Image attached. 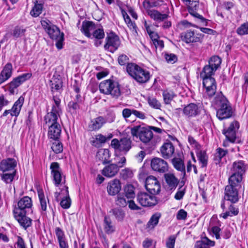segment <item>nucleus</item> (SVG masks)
<instances>
[{
    "label": "nucleus",
    "mask_w": 248,
    "mask_h": 248,
    "mask_svg": "<svg viewBox=\"0 0 248 248\" xmlns=\"http://www.w3.org/2000/svg\"><path fill=\"white\" fill-rule=\"evenodd\" d=\"M215 105L217 108L216 116L220 120H223L232 117L233 111L227 99L222 94L218 95L215 99Z\"/></svg>",
    "instance_id": "nucleus-1"
},
{
    "label": "nucleus",
    "mask_w": 248,
    "mask_h": 248,
    "mask_svg": "<svg viewBox=\"0 0 248 248\" xmlns=\"http://www.w3.org/2000/svg\"><path fill=\"white\" fill-rule=\"evenodd\" d=\"M53 101L54 103L52 105L51 111L48 112L45 117V121L47 126L59 124L58 121L62 114L61 100L53 96Z\"/></svg>",
    "instance_id": "nucleus-2"
},
{
    "label": "nucleus",
    "mask_w": 248,
    "mask_h": 248,
    "mask_svg": "<svg viewBox=\"0 0 248 248\" xmlns=\"http://www.w3.org/2000/svg\"><path fill=\"white\" fill-rule=\"evenodd\" d=\"M99 88L101 93L110 95L113 98H118L121 94L119 83L111 79L102 81Z\"/></svg>",
    "instance_id": "nucleus-3"
},
{
    "label": "nucleus",
    "mask_w": 248,
    "mask_h": 248,
    "mask_svg": "<svg viewBox=\"0 0 248 248\" xmlns=\"http://www.w3.org/2000/svg\"><path fill=\"white\" fill-rule=\"evenodd\" d=\"M131 134L145 144L149 143L153 138V132L149 126H135L131 128Z\"/></svg>",
    "instance_id": "nucleus-4"
},
{
    "label": "nucleus",
    "mask_w": 248,
    "mask_h": 248,
    "mask_svg": "<svg viewBox=\"0 0 248 248\" xmlns=\"http://www.w3.org/2000/svg\"><path fill=\"white\" fill-rule=\"evenodd\" d=\"M241 183L229 179V185L225 188L224 199L235 203L239 201L238 189L241 187Z\"/></svg>",
    "instance_id": "nucleus-5"
},
{
    "label": "nucleus",
    "mask_w": 248,
    "mask_h": 248,
    "mask_svg": "<svg viewBox=\"0 0 248 248\" xmlns=\"http://www.w3.org/2000/svg\"><path fill=\"white\" fill-rule=\"evenodd\" d=\"M246 170V165L244 161L239 160L233 163L231 171L232 174L229 177L230 179L235 181L237 182H241L242 181L243 175Z\"/></svg>",
    "instance_id": "nucleus-6"
},
{
    "label": "nucleus",
    "mask_w": 248,
    "mask_h": 248,
    "mask_svg": "<svg viewBox=\"0 0 248 248\" xmlns=\"http://www.w3.org/2000/svg\"><path fill=\"white\" fill-rule=\"evenodd\" d=\"M50 38L56 41V46L60 50L63 47V42L64 41V34L61 32L60 29L55 25L51 26V28L48 29L46 32Z\"/></svg>",
    "instance_id": "nucleus-7"
},
{
    "label": "nucleus",
    "mask_w": 248,
    "mask_h": 248,
    "mask_svg": "<svg viewBox=\"0 0 248 248\" xmlns=\"http://www.w3.org/2000/svg\"><path fill=\"white\" fill-rule=\"evenodd\" d=\"M132 141L130 139L124 138L120 140L114 139L111 140V146L114 149L126 153L131 148Z\"/></svg>",
    "instance_id": "nucleus-8"
},
{
    "label": "nucleus",
    "mask_w": 248,
    "mask_h": 248,
    "mask_svg": "<svg viewBox=\"0 0 248 248\" xmlns=\"http://www.w3.org/2000/svg\"><path fill=\"white\" fill-rule=\"evenodd\" d=\"M187 5L189 14L193 16L197 21L202 23L205 22L206 19L201 15L197 13L199 2V0H182Z\"/></svg>",
    "instance_id": "nucleus-9"
},
{
    "label": "nucleus",
    "mask_w": 248,
    "mask_h": 248,
    "mask_svg": "<svg viewBox=\"0 0 248 248\" xmlns=\"http://www.w3.org/2000/svg\"><path fill=\"white\" fill-rule=\"evenodd\" d=\"M106 40V43L104 48L105 50L111 53L115 51L120 46L121 42L119 37L113 33H109Z\"/></svg>",
    "instance_id": "nucleus-10"
},
{
    "label": "nucleus",
    "mask_w": 248,
    "mask_h": 248,
    "mask_svg": "<svg viewBox=\"0 0 248 248\" xmlns=\"http://www.w3.org/2000/svg\"><path fill=\"white\" fill-rule=\"evenodd\" d=\"M32 205L31 198L28 196L24 197L18 202L17 206L15 207L13 213L18 215L19 214L27 213Z\"/></svg>",
    "instance_id": "nucleus-11"
},
{
    "label": "nucleus",
    "mask_w": 248,
    "mask_h": 248,
    "mask_svg": "<svg viewBox=\"0 0 248 248\" xmlns=\"http://www.w3.org/2000/svg\"><path fill=\"white\" fill-rule=\"evenodd\" d=\"M139 203L144 207H151L157 204V200L155 196L146 192H140L137 197Z\"/></svg>",
    "instance_id": "nucleus-12"
},
{
    "label": "nucleus",
    "mask_w": 248,
    "mask_h": 248,
    "mask_svg": "<svg viewBox=\"0 0 248 248\" xmlns=\"http://www.w3.org/2000/svg\"><path fill=\"white\" fill-rule=\"evenodd\" d=\"M239 128V124L237 121H233L228 128L224 129L222 133L225 136L228 141L234 143L236 140V131Z\"/></svg>",
    "instance_id": "nucleus-13"
},
{
    "label": "nucleus",
    "mask_w": 248,
    "mask_h": 248,
    "mask_svg": "<svg viewBox=\"0 0 248 248\" xmlns=\"http://www.w3.org/2000/svg\"><path fill=\"white\" fill-rule=\"evenodd\" d=\"M50 169L54 184L55 186H59L63 180L62 169L59 164L56 162L51 163Z\"/></svg>",
    "instance_id": "nucleus-14"
},
{
    "label": "nucleus",
    "mask_w": 248,
    "mask_h": 248,
    "mask_svg": "<svg viewBox=\"0 0 248 248\" xmlns=\"http://www.w3.org/2000/svg\"><path fill=\"white\" fill-rule=\"evenodd\" d=\"M145 187L152 194H158L160 191V185L157 179L153 176H148L145 181Z\"/></svg>",
    "instance_id": "nucleus-15"
},
{
    "label": "nucleus",
    "mask_w": 248,
    "mask_h": 248,
    "mask_svg": "<svg viewBox=\"0 0 248 248\" xmlns=\"http://www.w3.org/2000/svg\"><path fill=\"white\" fill-rule=\"evenodd\" d=\"M24 102V97L20 96L15 102L11 109L5 110L4 111L2 116L5 117L10 113L11 116H15L16 117H17L20 114Z\"/></svg>",
    "instance_id": "nucleus-16"
},
{
    "label": "nucleus",
    "mask_w": 248,
    "mask_h": 248,
    "mask_svg": "<svg viewBox=\"0 0 248 248\" xmlns=\"http://www.w3.org/2000/svg\"><path fill=\"white\" fill-rule=\"evenodd\" d=\"M151 166L154 170L159 173H165L168 170L167 162L160 158L155 157L152 159Z\"/></svg>",
    "instance_id": "nucleus-17"
},
{
    "label": "nucleus",
    "mask_w": 248,
    "mask_h": 248,
    "mask_svg": "<svg viewBox=\"0 0 248 248\" xmlns=\"http://www.w3.org/2000/svg\"><path fill=\"white\" fill-rule=\"evenodd\" d=\"M202 109L200 104L190 103L184 107L183 113L188 117H192L200 114Z\"/></svg>",
    "instance_id": "nucleus-18"
},
{
    "label": "nucleus",
    "mask_w": 248,
    "mask_h": 248,
    "mask_svg": "<svg viewBox=\"0 0 248 248\" xmlns=\"http://www.w3.org/2000/svg\"><path fill=\"white\" fill-rule=\"evenodd\" d=\"M32 76V74L28 73L23 74L13 79L9 83V90L10 92L13 93L15 89L19 87L25 81L30 79Z\"/></svg>",
    "instance_id": "nucleus-19"
},
{
    "label": "nucleus",
    "mask_w": 248,
    "mask_h": 248,
    "mask_svg": "<svg viewBox=\"0 0 248 248\" xmlns=\"http://www.w3.org/2000/svg\"><path fill=\"white\" fill-rule=\"evenodd\" d=\"M203 85L209 96H213L216 93L217 86L215 79L213 78H203Z\"/></svg>",
    "instance_id": "nucleus-20"
},
{
    "label": "nucleus",
    "mask_w": 248,
    "mask_h": 248,
    "mask_svg": "<svg viewBox=\"0 0 248 248\" xmlns=\"http://www.w3.org/2000/svg\"><path fill=\"white\" fill-rule=\"evenodd\" d=\"M107 122L105 117L98 116L92 119L89 124L88 128L90 131H97L100 129Z\"/></svg>",
    "instance_id": "nucleus-21"
},
{
    "label": "nucleus",
    "mask_w": 248,
    "mask_h": 248,
    "mask_svg": "<svg viewBox=\"0 0 248 248\" xmlns=\"http://www.w3.org/2000/svg\"><path fill=\"white\" fill-rule=\"evenodd\" d=\"M16 166V161L14 158H8L3 159L0 162V170L5 172L7 171H14Z\"/></svg>",
    "instance_id": "nucleus-22"
},
{
    "label": "nucleus",
    "mask_w": 248,
    "mask_h": 248,
    "mask_svg": "<svg viewBox=\"0 0 248 248\" xmlns=\"http://www.w3.org/2000/svg\"><path fill=\"white\" fill-rule=\"evenodd\" d=\"M121 189V183L117 179H114L108 182L107 191L109 195L114 196L118 194Z\"/></svg>",
    "instance_id": "nucleus-23"
},
{
    "label": "nucleus",
    "mask_w": 248,
    "mask_h": 248,
    "mask_svg": "<svg viewBox=\"0 0 248 248\" xmlns=\"http://www.w3.org/2000/svg\"><path fill=\"white\" fill-rule=\"evenodd\" d=\"M119 170L118 166L114 163L109 164L106 166L102 170V174L108 178L115 176Z\"/></svg>",
    "instance_id": "nucleus-24"
},
{
    "label": "nucleus",
    "mask_w": 248,
    "mask_h": 248,
    "mask_svg": "<svg viewBox=\"0 0 248 248\" xmlns=\"http://www.w3.org/2000/svg\"><path fill=\"white\" fill-rule=\"evenodd\" d=\"M160 153L162 156L165 159H168L172 156L174 152V147L170 142H166L161 147Z\"/></svg>",
    "instance_id": "nucleus-25"
},
{
    "label": "nucleus",
    "mask_w": 248,
    "mask_h": 248,
    "mask_svg": "<svg viewBox=\"0 0 248 248\" xmlns=\"http://www.w3.org/2000/svg\"><path fill=\"white\" fill-rule=\"evenodd\" d=\"M47 136L48 138L57 140L60 137L62 129L60 124L48 125Z\"/></svg>",
    "instance_id": "nucleus-26"
},
{
    "label": "nucleus",
    "mask_w": 248,
    "mask_h": 248,
    "mask_svg": "<svg viewBox=\"0 0 248 248\" xmlns=\"http://www.w3.org/2000/svg\"><path fill=\"white\" fill-rule=\"evenodd\" d=\"M59 246L60 248H69L68 242L66 240L64 232L60 227H56L55 230Z\"/></svg>",
    "instance_id": "nucleus-27"
},
{
    "label": "nucleus",
    "mask_w": 248,
    "mask_h": 248,
    "mask_svg": "<svg viewBox=\"0 0 248 248\" xmlns=\"http://www.w3.org/2000/svg\"><path fill=\"white\" fill-rule=\"evenodd\" d=\"M164 178L167 184L168 188L170 190H174L178 186L179 180L172 173L165 174Z\"/></svg>",
    "instance_id": "nucleus-28"
},
{
    "label": "nucleus",
    "mask_w": 248,
    "mask_h": 248,
    "mask_svg": "<svg viewBox=\"0 0 248 248\" xmlns=\"http://www.w3.org/2000/svg\"><path fill=\"white\" fill-rule=\"evenodd\" d=\"M26 213L14 214L16 219L18 222L21 226L26 229L31 224V219L26 216Z\"/></svg>",
    "instance_id": "nucleus-29"
},
{
    "label": "nucleus",
    "mask_w": 248,
    "mask_h": 248,
    "mask_svg": "<svg viewBox=\"0 0 248 248\" xmlns=\"http://www.w3.org/2000/svg\"><path fill=\"white\" fill-rule=\"evenodd\" d=\"M110 154L108 149H100L97 152L96 157L102 162L103 164L110 162Z\"/></svg>",
    "instance_id": "nucleus-30"
},
{
    "label": "nucleus",
    "mask_w": 248,
    "mask_h": 248,
    "mask_svg": "<svg viewBox=\"0 0 248 248\" xmlns=\"http://www.w3.org/2000/svg\"><path fill=\"white\" fill-rule=\"evenodd\" d=\"M182 40L186 43L198 42L200 41L198 34H195L193 31H188L182 36Z\"/></svg>",
    "instance_id": "nucleus-31"
},
{
    "label": "nucleus",
    "mask_w": 248,
    "mask_h": 248,
    "mask_svg": "<svg viewBox=\"0 0 248 248\" xmlns=\"http://www.w3.org/2000/svg\"><path fill=\"white\" fill-rule=\"evenodd\" d=\"M26 31V27L24 26L17 25L12 30L11 35L16 40L17 38L25 37Z\"/></svg>",
    "instance_id": "nucleus-32"
},
{
    "label": "nucleus",
    "mask_w": 248,
    "mask_h": 248,
    "mask_svg": "<svg viewBox=\"0 0 248 248\" xmlns=\"http://www.w3.org/2000/svg\"><path fill=\"white\" fill-rule=\"evenodd\" d=\"M12 64L8 62L4 66L0 74L3 83L8 80L12 76Z\"/></svg>",
    "instance_id": "nucleus-33"
},
{
    "label": "nucleus",
    "mask_w": 248,
    "mask_h": 248,
    "mask_svg": "<svg viewBox=\"0 0 248 248\" xmlns=\"http://www.w3.org/2000/svg\"><path fill=\"white\" fill-rule=\"evenodd\" d=\"M150 78V74L149 71L140 68L135 79L138 82L143 83L147 82Z\"/></svg>",
    "instance_id": "nucleus-34"
},
{
    "label": "nucleus",
    "mask_w": 248,
    "mask_h": 248,
    "mask_svg": "<svg viewBox=\"0 0 248 248\" xmlns=\"http://www.w3.org/2000/svg\"><path fill=\"white\" fill-rule=\"evenodd\" d=\"M94 29V24L91 21H84L82 22L81 31L88 38L92 37V33L90 32Z\"/></svg>",
    "instance_id": "nucleus-35"
},
{
    "label": "nucleus",
    "mask_w": 248,
    "mask_h": 248,
    "mask_svg": "<svg viewBox=\"0 0 248 248\" xmlns=\"http://www.w3.org/2000/svg\"><path fill=\"white\" fill-rule=\"evenodd\" d=\"M148 15L153 19L156 21H161L167 18L168 15L166 14H161L155 10H147Z\"/></svg>",
    "instance_id": "nucleus-36"
},
{
    "label": "nucleus",
    "mask_w": 248,
    "mask_h": 248,
    "mask_svg": "<svg viewBox=\"0 0 248 248\" xmlns=\"http://www.w3.org/2000/svg\"><path fill=\"white\" fill-rule=\"evenodd\" d=\"M215 244L214 241H211L207 237L203 238L201 241L196 242L195 248H209V247H213Z\"/></svg>",
    "instance_id": "nucleus-37"
},
{
    "label": "nucleus",
    "mask_w": 248,
    "mask_h": 248,
    "mask_svg": "<svg viewBox=\"0 0 248 248\" xmlns=\"http://www.w3.org/2000/svg\"><path fill=\"white\" fill-rule=\"evenodd\" d=\"M141 67L137 64L134 63H128L126 66V71L128 74L132 77L134 79L139 73Z\"/></svg>",
    "instance_id": "nucleus-38"
},
{
    "label": "nucleus",
    "mask_w": 248,
    "mask_h": 248,
    "mask_svg": "<svg viewBox=\"0 0 248 248\" xmlns=\"http://www.w3.org/2000/svg\"><path fill=\"white\" fill-rule=\"evenodd\" d=\"M105 36V33L102 28H98L95 29L93 31L92 33V38L97 39V41L95 43L96 46H98L101 44V41L100 40L104 38Z\"/></svg>",
    "instance_id": "nucleus-39"
},
{
    "label": "nucleus",
    "mask_w": 248,
    "mask_h": 248,
    "mask_svg": "<svg viewBox=\"0 0 248 248\" xmlns=\"http://www.w3.org/2000/svg\"><path fill=\"white\" fill-rule=\"evenodd\" d=\"M104 229L107 234L112 233L115 231V227L113 225L111 219L107 216L104 217Z\"/></svg>",
    "instance_id": "nucleus-40"
},
{
    "label": "nucleus",
    "mask_w": 248,
    "mask_h": 248,
    "mask_svg": "<svg viewBox=\"0 0 248 248\" xmlns=\"http://www.w3.org/2000/svg\"><path fill=\"white\" fill-rule=\"evenodd\" d=\"M174 167L178 170L183 173L184 176L185 175V167L183 160L179 158L175 157L171 160Z\"/></svg>",
    "instance_id": "nucleus-41"
},
{
    "label": "nucleus",
    "mask_w": 248,
    "mask_h": 248,
    "mask_svg": "<svg viewBox=\"0 0 248 248\" xmlns=\"http://www.w3.org/2000/svg\"><path fill=\"white\" fill-rule=\"evenodd\" d=\"M228 153L227 150H224L221 148H218L216 149V152L214 155V160L216 164L220 163L221 158L224 157Z\"/></svg>",
    "instance_id": "nucleus-42"
},
{
    "label": "nucleus",
    "mask_w": 248,
    "mask_h": 248,
    "mask_svg": "<svg viewBox=\"0 0 248 248\" xmlns=\"http://www.w3.org/2000/svg\"><path fill=\"white\" fill-rule=\"evenodd\" d=\"M217 70H214V68L209 65H205L202 72L201 73V77L203 78H212L211 76L214 74L215 72Z\"/></svg>",
    "instance_id": "nucleus-43"
},
{
    "label": "nucleus",
    "mask_w": 248,
    "mask_h": 248,
    "mask_svg": "<svg viewBox=\"0 0 248 248\" xmlns=\"http://www.w3.org/2000/svg\"><path fill=\"white\" fill-rule=\"evenodd\" d=\"M238 209L235 207L233 205L231 204L229 207V211L220 215L223 218L226 219L229 216H236L238 214Z\"/></svg>",
    "instance_id": "nucleus-44"
},
{
    "label": "nucleus",
    "mask_w": 248,
    "mask_h": 248,
    "mask_svg": "<svg viewBox=\"0 0 248 248\" xmlns=\"http://www.w3.org/2000/svg\"><path fill=\"white\" fill-rule=\"evenodd\" d=\"M160 217V213H156L154 214L148 221L147 225V227L150 228H154L158 224Z\"/></svg>",
    "instance_id": "nucleus-45"
},
{
    "label": "nucleus",
    "mask_w": 248,
    "mask_h": 248,
    "mask_svg": "<svg viewBox=\"0 0 248 248\" xmlns=\"http://www.w3.org/2000/svg\"><path fill=\"white\" fill-rule=\"evenodd\" d=\"M38 197L40 203L41 209L43 211H46L47 207V203L49 202L47 198H46L42 191H38Z\"/></svg>",
    "instance_id": "nucleus-46"
},
{
    "label": "nucleus",
    "mask_w": 248,
    "mask_h": 248,
    "mask_svg": "<svg viewBox=\"0 0 248 248\" xmlns=\"http://www.w3.org/2000/svg\"><path fill=\"white\" fill-rule=\"evenodd\" d=\"M50 86H51V91L54 92L59 90L62 87V82L60 79L55 78H52L50 80Z\"/></svg>",
    "instance_id": "nucleus-47"
},
{
    "label": "nucleus",
    "mask_w": 248,
    "mask_h": 248,
    "mask_svg": "<svg viewBox=\"0 0 248 248\" xmlns=\"http://www.w3.org/2000/svg\"><path fill=\"white\" fill-rule=\"evenodd\" d=\"M221 63V59L217 56H214L212 57L209 60L208 65L213 67L214 70H217L220 66Z\"/></svg>",
    "instance_id": "nucleus-48"
},
{
    "label": "nucleus",
    "mask_w": 248,
    "mask_h": 248,
    "mask_svg": "<svg viewBox=\"0 0 248 248\" xmlns=\"http://www.w3.org/2000/svg\"><path fill=\"white\" fill-rule=\"evenodd\" d=\"M124 196L127 199L135 197L134 187L132 185H127L124 188Z\"/></svg>",
    "instance_id": "nucleus-49"
},
{
    "label": "nucleus",
    "mask_w": 248,
    "mask_h": 248,
    "mask_svg": "<svg viewBox=\"0 0 248 248\" xmlns=\"http://www.w3.org/2000/svg\"><path fill=\"white\" fill-rule=\"evenodd\" d=\"M197 157L202 168L206 167L207 165L208 157L204 152L200 151L197 153Z\"/></svg>",
    "instance_id": "nucleus-50"
},
{
    "label": "nucleus",
    "mask_w": 248,
    "mask_h": 248,
    "mask_svg": "<svg viewBox=\"0 0 248 248\" xmlns=\"http://www.w3.org/2000/svg\"><path fill=\"white\" fill-rule=\"evenodd\" d=\"M16 173V170H14L11 173H5L1 175V179L6 184L11 183Z\"/></svg>",
    "instance_id": "nucleus-51"
},
{
    "label": "nucleus",
    "mask_w": 248,
    "mask_h": 248,
    "mask_svg": "<svg viewBox=\"0 0 248 248\" xmlns=\"http://www.w3.org/2000/svg\"><path fill=\"white\" fill-rule=\"evenodd\" d=\"M43 6L41 3H35L31 11V15L33 17L38 16L42 13Z\"/></svg>",
    "instance_id": "nucleus-52"
},
{
    "label": "nucleus",
    "mask_w": 248,
    "mask_h": 248,
    "mask_svg": "<svg viewBox=\"0 0 248 248\" xmlns=\"http://www.w3.org/2000/svg\"><path fill=\"white\" fill-rule=\"evenodd\" d=\"M163 96L165 103L169 104L174 96L172 91L165 90L163 93Z\"/></svg>",
    "instance_id": "nucleus-53"
},
{
    "label": "nucleus",
    "mask_w": 248,
    "mask_h": 248,
    "mask_svg": "<svg viewBox=\"0 0 248 248\" xmlns=\"http://www.w3.org/2000/svg\"><path fill=\"white\" fill-rule=\"evenodd\" d=\"M55 141L52 143L51 149L56 154H59L63 151V146L62 143L58 140H54Z\"/></svg>",
    "instance_id": "nucleus-54"
},
{
    "label": "nucleus",
    "mask_w": 248,
    "mask_h": 248,
    "mask_svg": "<svg viewBox=\"0 0 248 248\" xmlns=\"http://www.w3.org/2000/svg\"><path fill=\"white\" fill-rule=\"evenodd\" d=\"M124 197L125 196L123 194H118L115 200L116 205L122 207L126 206L128 202V201H126Z\"/></svg>",
    "instance_id": "nucleus-55"
},
{
    "label": "nucleus",
    "mask_w": 248,
    "mask_h": 248,
    "mask_svg": "<svg viewBox=\"0 0 248 248\" xmlns=\"http://www.w3.org/2000/svg\"><path fill=\"white\" fill-rule=\"evenodd\" d=\"M107 138L106 136L99 134L95 136L94 140L92 141V144L94 146H97L99 143H104L106 142Z\"/></svg>",
    "instance_id": "nucleus-56"
},
{
    "label": "nucleus",
    "mask_w": 248,
    "mask_h": 248,
    "mask_svg": "<svg viewBox=\"0 0 248 248\" xmlns=\"http://www.w3.org/2000/svg\"><path fill=\"white\" fill-rule=\"evenodd\" d=\"M143 7L146 10L150 9V8L156 7L160 5V3L157 0H148L144 1L143 3Z\"/></svg>",
    "instance_id": "nucleus-57"
},
{
    "label": "nucleus",
    "mask_w": 248,
    "mask_h": 248,
    "mask_svg": "<svg viewBox=\"0 0 248 248\" xmlns=\"http://www.w3.org/2000/svg\"><path fill=\"white\" fill-rule=\"evenodd\" d=\"M113 215L118 221H122L125 216L124 212L120 209L115 208L112 210Z\"/></svg>",
    "instance_id": "nucleus-58"
},
{
    "label": "nucleus",
    "mask_w": 248,
    "mask_h": 248,
    "mask_svg": "<svg viewBox=\"0 0 248 248\" xmlns=\"http://www.w3.org/2000/svg\"><path fill=\"white\" fill-rule=\"evenodd\" d=\"M120 174L123 179L124 180L131 178L133 176L132 170L129 168H125L122 170L121 171Z\"/></svg>",
    "instance_id": "nucleus-59"
},
{
    "label": "nucleus",
    "mask_w": 248,
    "mask_h": 248,
    "mask_svg": "<svg viewBox=\"0 0 248 248\" xmlns=\"http://www.w3.org/2000/svg\"><path fill=\"white\" fill-rule=\"evenodd\" d=\"M79 103L75 101H71L69 102L68 107L70 111L72 113H76L77 110L79 109Z\"/></svg>",
    "instance_id": "nucleus-60"
},
{
    "label": "nucleus",
    "mask_w": 248,
    "mask_h": 248,
    "mask_svg": "<svg viewBox=\"0 0 248 248\" xmlns=\"http://www.w3.org/2000/svg\"><path fill=\"white\" fill-rule=\"evenodd\" d=\"M148 102L151 107L155 109H160L161 107V104L160 102H159L158 100L154 97H149L148 98Z\"/></svg>",
    "instance_id": "nucleus-61"
},
{
    "label": "nucleus",
    "mask_w": 248,
    "mask_h": 248,
    "mask_svg": "<svg viewBox=\"0 0 248 248\" xmlns=\"http://www.w3.org/2000/svg\"><path fill=\"white\" fill-rule=\"evenodd\" d=\"M237 33L240 35L248 34V22L241 25L237 29Z\"/></svg>",
    "instance_id": "nucleus-62"
},
{
    "label": "nucleus",
    "mask_w": 248,
    "mask_h": 248,
    "mask_svg": "<svg viewBox=\"0 0 248 248\" xmlns=\"http://www.w3.org/2000/svg\"><path fill=\"white\" fill-rule=\"evenodd\" d=\"M71 203V199L68 195L62 199L60 202V204L63 209H68L70 207Z\"/></svg>",
    "instance_id": "nucleus-63"
},
{
    "label": "nucleus",
    "mask_w": 248,
    "mask_h": 248,
    "mask_svg": "<svg viewBox=\"0 0 248 248\" xmlns=\"http://www.w3.org/2000/svg\"><path fill=\"white\" fill-rule=\"evenodd\" d=\"M129 58L125 54H121L118 58V62L120 65H124L126 64H128L129 62Z\"/></svg>",
    "instance_id": "nucleus-64"
}]
</instances>
